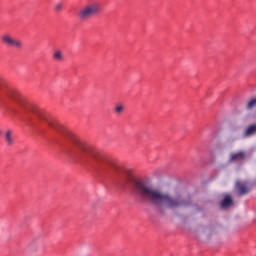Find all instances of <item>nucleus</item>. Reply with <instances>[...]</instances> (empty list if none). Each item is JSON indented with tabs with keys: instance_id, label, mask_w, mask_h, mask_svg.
Returning a JSON list of instances; mask_svg holds the SVG:
<instances>
[{
	"instance_id": "nucleus-3",
	"label": "nucleus",
	"mask_w": 256,
	"mask_h": 256,
	"mask_svg": "<svg viewBox=\"0 0 256 256\" xmlns=\"http://www.w3.org/2000/svg\"><path fill=\"white\" fill-rule=\"evenodd\" d=\"M67 137L79 150L78 159H80V161H84L85 163H95L100 167H107V165L111 163V158L101 152V150L80 140L75 134L67 132Z\"/></svg>"
},
{
	"instance_id": "nucleus-16",
	"label": "nucleus",
	"mask_w": 256,
	"mask_h": 256,
	"mask_svg": "<svg viewBox=\"0 0 256 256\" xmlns=\"http://www.w3.org/2000/svg\"><path fill=\"white\" fill-rule=\"evenodd\" d=\"M0 135H2V132H1V130H0Z\"/></svg>"
},
{
	"instance_id": "nucleus-11",
	"label": "nucleus",
	"mask_w": 256,
	"mask_h": 256,
	"mask_svg": "<svg viewBox=\"0 0 256 256\" xmlns=\"http://www.w3.org/2000/svg\"><path fill=\"white\" fill-rule=\"evenodd\" d=\"M256 133V124L250 125L247 127L244 137H251V135H255Z\"/></svg>"
},
{
	"instance_id": "nucleus-2",
	"label": "nucleus",
	"mask_w": 256,
	"mask_h": 256,
	"mask_svg": "<svg viewBox=\"0 0 256 256\" xmlns=\"http://www.w3.org/2000/svg\"><path fill=\"white\" fill-rule=\"evenodd\" d=\"M3 87H5V80L0 77V93H5L7 97L11 99V101L16 103V105L20 107V109H23V111L34 113V115H37L40 121H44L52 129L59 131V123L55 121V119L51 118V116L47 112L39 109L37 105L27 101V98H25L23 94L19 93V91L15 89H8L7 91H5Z\"/></svg>"
},
{
	"instance_id": "nucleus-9",
	"label": "nucleus",
	"mask_w": 256,
	"mask_h": 256,
	"mask_svg": "<svg viewBox=\"0 0 256 256\" xmlns=\"http://www.w3.org/2000/svg\"><path fill=\"white\" fill-rule=\"evenodd\" d=\"M52 58L54 59V61H57L58 63L65 61V56L63 55V51L61 50H55L52 55Z\"/></svg>"
},
{
	"instance_id": "nucleus-5",
	"label": "nucleus",
	"mask_w": 256,
	"mask_h": 256,
	"mask_svg": "<svg viewBox=\"0 0 256 256\" xmlns=\"http://www.w3.org/2000/svg\"><path fill=\"white\" fill-rule=\"evenodd\" d=\"M1 41L6 47H12L13 49H23V41L18 38L11 36V34H3Z\"/></svg>"
},
{
	"instance_id": "nucleus-4",
	"label": "nucleus",
	"mask_w": 256,
	"mask_h": 256,
	"mask_svg": "<svg viewBox=\"0 0 256 256\" xmlns=\"http://www.w3.org/2000/svg\"><path fill=\"white\" fill-rule=\"evenodd\" d=\"M101 13V5L97 2L89 3L78 11V19L82 22L89 21Z\"/></svg>"
},
{
	"instance_id": "nucleus-1",
	"label": "nucleus",
	"mask_w": 256,
	"mask_h": 256,
	"mask_svg": "<svg viewBox=\"0 0 256 256\" xmlns=\"http://www.w3.org/2000/svg\"><path fill=\"white\" fill-rule=\"evenodd\" d=\"M124 179L127 183H131L134 195L140 197L142 201H148L156 207H168V209H185L189 207L191 202L181 195L172 197L168 193L153 187L145 180H139L135 177L131 170L124 171Z\"/></svg>"
},
{
	"instance_id": "nucleus-7",
	"label": "nucleus",
	"mask_w": 256,
	"mask_h": 256,
	"mask_svg": "<svg viewBox=\"0 0 256 256\" xmlns=\"http://www.w3.org/2000/svg\"><path fill=\"white\" fill-rule=\"evenodd\" d=\"M247 157V153L245 151L233 152L230 154V163H235V161H243Z\"/></svg>"
},
{
	"instance_id": "nucleus-6",
	"label": "nucleus",
	"mask_w": 256,
	"mask_h": 256,
	"mask_svg": "<svg viewBox=\"0 0 256 256\" xmlns=\"http://www.w3.org/2000/svg\"><path fill=\"white\" fill-rule=\"evenodd\" d=\"M235 191L238 197H243L251 193V184L247 181L238 180L235 184Z\"/></svg>"
},
{
	"instance_id": "nucleus-14",
	"label": "nucleus",
	"mask_w": 256,
	"mask_h": 256,
	"mask_svg": "<svg viewBox=\"0 0 256 256\" xmlns=\"http://www.w3.org/2000/svg\"><path fill=\"white\" fill-rule=\"evenodd\" d=\"M256 107V98H252L246 105V109H254Z\"/></svg>"
},
{
	"instance_id": "nucleus-15",
	"label": "nucleus",
	"mask_w": 256,
	"mask_h": 256,
	"mask_svg": "<svg viewBox=\"0 0 256 256\" xmlns=\"http://www.w3.org/2000/svg\"><path fill=\"white\" fill-rule=\"evenodd\" d=\"M28 249H31L32 251H37V245H35L34 241H30L27 245Z\"/></svg>"
},
{
	"instance_id": "nucleus-13",
	"label": "nucleus",
	"mask_w": 256,
	"mask_h": 256,
	"mask_svg": "<svg viewBox=\"0 0 256 256\" xmlns=\"http://www.w3.org/2000/svg\"><path fill=\"white\" fill-rule=\"evenodd\" d=\"M116 115H121L125 111V106L123 104H117L114 109Z\"/></svg>"
},
{
	"instance_id": "nucleus-10",
	"label": "nucleus",
	"mask_w": 256,
	"mask_h": 256,
	"mask_svg": "<svg viewBox=\"0 0 256 256\" xmlns=\"http://www.w3.org/2000/svg\"><path fill=\"white\" fill-rule=\"evenodd\" d=\"M231 205H233V199L229 195L225 196L221 202L222 209H227V207H231Z\"/></svg>"
},
{
	"instance_id": "nucleus-8",
	"label": "nucleus",
	"mask_w": 256,
	"mask_h": 256,
	"mask_svg": "<svg viewBox=\"0 0 256 256\" xmlns=\"http://www.w3.org/2000/svg\"><path fill=\"white\" fill-rule=\"evenodd\" d=\"M5 142H6V145L8 147H13V145H15V138L13 137V131L12 130H7L5 132Z\"/></svg>"
},
{
	"instance_id": "nucleus-12",
	"label": "nucleus",
	"mask_w": 256,
	"mask_h": 256,
	"mask_svg": "<svg viewBox=\"0 0 256 256\" xmlns=\"http://www.w3.org/2000/svg\"><path fill=\"white\" fill-rule=\"evenodd\" d=\"M63 9H65V4L63 2H58L54 6V11L56 13H61V11H63Z\"/></svg>"
}]
</instances>
